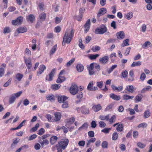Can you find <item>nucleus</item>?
<instances>
[{
  "mask_svg": "<svg viewBox=\"0 0 152 152\" xmlns=\"http://www.w3.org/2000/svg\"><path fill=\"white\" fill-rule=\"evenodd\" d=\"M133 14L132 12H129L127 14L126 18L128 20H129L133 17Z\"/></svg>",
  "mask_w": 152,
  "mask_h": 152,
  "instance_id": "603ef678",
  "label": "nucleus"
},
{
  "mask_svg": "<svg viewBox=\"0 0 152 152\" xmlns=\"http://www.w3.org/2000/svg\"><path fill=\"white\" fill-rule=\"evenodd\" d=\"M39 142L41 145L43 147L44 145H48L49 143V142L47 139H45L43 140H40Z\"/></svg>",
  "mask_w": 152,
  "mask_h": 152,
  "instance_id": "a878e982",
  "label": "nucleus"
},
{
  "mask_svg": "<svg viewBox=\"0 0 152 152\" xmlns=\"http://www.w3.org/2000/svg\"><path fill=\"white\" fill-rule=\"evenodd\" d=\"M141 62L138 61L137 62L134 61L133 62L131 65V67H135L137 66H139L141 65Z\"/></svg>",
  "mask_w": 152,
  "mask_h": 152,
  "instance_id": "2f4dec72",
  "label": "nucleus"
},
{
  "mask_svg": "<svg viewBox=\"0 0 152 152\" xmlns=\"http://www.w3.org/2000/svg\"><path fill=\"white\" fill-rule=\"evenodd\" d=\"M58 137L56 136H53L50 138V142L51 145L54 144L57 141Z\"/></svg>",
  "mask_w": 152,
  "mask_h": 152,
  "instance_id": "412c9836",
  "label": "nucleus"
},
{
  "mask_svg": "<svg viewBox=\"0 0 152 152\" xmlns=\"http://www.w3.org/2000/svg\"><path fill=\"white\" fill-rule=\"evenodd\" d=\"M45 132V130L43 128H41L39 131L38 134L40 135H42Z\"/></svg>",
  "mask_w": 152,
  "mask_h": 152,
  "instance_id": "774afa93",
  "label": "nucleus"
},
{
  "mask_svg": "<svg viewBox=\"0 0 152 152\" xmlns=\"http://www.w3.org/2000/svg\"><path fill=\"white\" fill-rule=\"evenodd\" d=\"M5 73V69L2 67L0 68V77H2Z\"/></svg>",
  "mask_w": 152,
  "mask_h": 152,
  "instance_id": "c03bdc74",
  "label": "nucleus"
},
{
  "mask_svg": "<svg viewBox=\"0 0 152 152\" xmlns=\"http://www.w3.org/2000/svg\"><path fill=\"white\" fill-rule=\"evenodd\" d=\"M137 146L140 148H143L145 146V145L143 143H142L140 142H138L137 143Z\"/></svg>",
  "mask_w": 152,
  "mask_h": 152,
  "instance_id": "13d9d810",
  "label": "nucleus"
},
{
  "mask_svg": "<svg viewBox=\"0 0 152 152\" xmlns=\"http://www.w3.org/2000/svg\"><path fill=\"white\" fill-rule=\"evenodd\" d=\"M151 44V42L149 41H146L144 44L142 45V47L143 48H145L147 47L148 46H150Z\"/></svg>",
  "mask_w": 152,
  "mask_h": 152,
  "instance_id": "de8ad7c7",
  "label": "nucleus"
},
{
  "mask_svg": "<svg viewBox=\"0 0 152 152\" xmlns=\"http://www.w3.org/2000/svg\"><path fill=\"white\" fill-rule=\"evenodd\" d=\"M70 93L73 95L76 94L78 92V89L77 86L74 83L72 84L69 89Z\"/></svg>",
  "mask_w": 152,
  "mask_h": 152,
  "instance_id": "7ed1b4c3",
  "label": "nucleus"
},
{
  "mask_svg": "<svg viewBox=\"0 0 152 152\" xmlns=\"http://www.w3.org/2000/svg\"><path fill=\"white\" fill-rule=\"evenodd\" d=\"M24 58L28 69H30L32 66L31 58H26L25 57H24Z\"/></svg>",
  "mask_w": 152,
  "mask_h": 152,
  "instance_id": "6e6552de",
  "label": "nucleus"
},
{
  "mask_svg": "<svg viewBox=\"0 0 152 152\" xmlns=\"http://www.w3.org/2000/svg\"><path fill=\"white\" fill-rule=\"evenodd\" d=\"M23 76V74L20 73H17L16 75V78L19 81H20Z\"/></svg>",
  "mask_w": 152,
  "mask_h": 152,
  "instance_id": "4c0bfd02",
  "label": "nucleus"
},
{
  "mask_svg": "<svg viewBox=\"0 0 152 152\" xmlns=\"http://www.w3.org/2000/svg\"><path fill=\"white\" fill-rule=\"evenodd\" d=\"M111 128H105L102 130V132L105 133H107L109 132L111 130Z\"/></svg>",
  "mask_w": 152,
  "mask_h": 152,
  "instance_id": "0e129e2a",
  "label": "nucleus"
},
{
  "mask_svg": "<svg viewBox=\"0 0 152 152\" xmlns=\"http://www.w3.org/2000/svg\"><path fill=\"white\" fill-rule=\"evenodd\" d=\"M75 58H72L71 60H70L68 61L66 64V66H69L72 64L73 62L75 61Z\"/></svg>",
  "mask_w": 152,
  "mask_h": 152,
  "instance_id": "8fccbe9b",
  "label": "nucleus"
},
{
  "mask_svg": "<svg viewBox=\"0 0 152 152\" xmlns=\"http://www.w3.org/2000/svg\"><path fill=\"white\" fill-rule=\"evenodd\" d=\"M63 104L62 105V107L63 108H66L68 107V102L65 100L62 102Z\"/></svg>",
  "mask_w": 152,
  "mask_h": 152,
  "instance_id": "ea45409f",
  "label": "nucleus"
},
{
  "mask_svg": "<svg viewBox=\"0 0 152 152\" xmlns=\"http://www.w3.org/2000/svg\"><path fill=\"white\" fill-rule=\"evenodd\" d=\"M107 12L106 9L105 8H102L100 9L97 15V17H99L101 15H104Z\"/></svg>",
  "mask_w": 152,
  "mask_h": 152,
  "instance_id": "9b49d317",
  "label": "nucleus"
},
{
  "mask_svg": "<svg viewBox=\"0 0 152 152\" xmlns=\"http://www.w3.org/2000/svg\"><path fill=\"white\" fill-rule=\"evenodd\" d=\"M151 113L148 110H147L144 112V117L145 118H148L150 116Z\"/></svg>",
  "mask_w": 152,
  "mask_h": 152,
  "instance_id": "c756f323",
  "label": "nucleus"
},
{
  "mask_svg": "<svg viewBox=\"0 0 152 152\" xmlns=\"http://www.w3.org/2000/svg\"><path fill=\"white\" fill-rule=\"evenodd\" d=\"M92 108L94 111L97 112L102 109V106L100 104H99L94 105Z\"/></svg>",
  "mask_w": 152,
  "mask_h": 152,
  "instance_id": "6ab92c4d",
  "label": "nucleus"
},
{
  "mask_svg": "<svg viewBox=\"0 0 152 152\" xmlns=\"http://www.w3.org/2000/svg\"><path fill=\"white\" fill-rule=\"evenodd\" d=\"M15 98L14 96L13 95H11L9 100V103L10 104L13 103L15 101Z\"/></svg>",
  "mask_w": 152,
  "mask_h": 152,
  "instance_id": "a18cd8bd",
  "label": "nucleus"
},
{
  "mask_svg": "<svg viewBox=\"0 0 152 152\" xmlns=\"http://www.w3.org/2000/svg\"><path fill=\"white\" fill-rule=\"evenodd\" d=\"M118 137V134L117 132H114L112 135V140H116Z\"/></svg>",
  "mask_w": 152,
  "mask_h": 152,
  "instance_id": "49530a36",
  "label": "nucleus"
},
{
  "mask_svg": "<svg viewBox=\"0 0 152 152\" xmlns=\"http://www.w3.org/2000/svg\"><path fill=\"white\" fill-rule=\"evenodd\" d=\"M23 18L21 16H19L15 20H13L12 21V24L14 25L21 24L23 22Z\"/></svg>",
  "mask_w": 152,
  "mask_h": 152,
  "instance_id": "20e7f679",
  "label": "nucleus"
},
{
  "mask_svg": "<svg viewBox=\"0 0 152 152\" xmlns=\"http://www.w3.org/2000/svg\"><path fill=\"white\" fill-rule=\"evenodd\" d=\"M129 76L131 77V78L128 79V81H134V79L133 77L134 75L133 71L132 70H131L129 72Z\"/></svg>",
  "mask_w": 152,
  "mask_h": 152,
  "instance_id": "c85d7f7f",
  "label": "nucleus"
},
{
  "mask_svg": "<svg viewBox=\"0 0 152 152\" xmlns=\"http://www.w3.org/2000/svg\"><path fill=\"white\" fill-rule=\"evenodd\" d=\"M69 140L68 139H64L62 140L59 142L58 144L62 147V148L64 149L68 144Z\"/></svg>",
  "mask_w": 152,
  "mask_h": 152,
  "instance_id": "0eeeda50",
  "label": "nucleus"
},
{
  "mask_svg": "<svg viewBox=\"0 0 152 152\" xmlns=\"http://www.w3.org/2000/svg\"><path fill=\"white\" fill-rule=\"evenodd\" d=\"M134 97V96H130L127 94H125L123 96V98L124 99L128 100L129 99H132Z\"/></svg>",
  "mask_w": 152,
  "mask_h": 152,
  "instance_id": "72a5a7b5",
  "label": "nucleus"
},
{
  "mask_svg": "<svg viewBox=\"0 0 152 152\" xmlns=\"http://www.w3.org/2000/svg\"><path fill=\"white\" fill-rule=\"evenodd\" d=\"M116 35L118 39H122L125 37V35L123 31H122L117 33Z\"/></svg>",
  "mask_w": 152,
  "mask_h": 152,
  "instance_id": "4468645a",
  "label": "nucleus"
},
{
  "mask_svg": "<svg viewBox=\"0 0 152 152\" xmlns=\"http://www.w3.org/2000/svg\"><path fill=\"white\" fill-rule=\"evenodd\" d=\"M83 96V93L82 92H80L77 94V97L79 99H81Z\"/></svg>",
  "mask_w": 152,
  "mask_h": 152,
  "instance_id": "052dcab7",
  "label": "nucleus"
},
{
  "mask_svg": "<svg viewBox=\"0 0 152 152\" xmlns=\"http://www.w3.org/2000/svg\"><path fill=\"white\" fill-rule=\"evenodd\" d=\"M99 56V55L96 54L95 55H92L90 56V58L91 59H96L97 57Z\"/></svg>",
  "mask_w": 152,
  "mask_h": 152,
  "instance_id": "69168bd1",
  "label": "nucleus"
},
{
  "mask_svg": "<svg viewBox=\"0 0 152 152\" xmlns=\"http://www.w3.org/2000/svg\"><path fill=\"white\" fill-rule=\"evenodd\" d=\"M109 115H107L106 116L104 115H100L99 116V118L102 120H106L108 121L109 118Z\"/></svg>",
  "mask_w": 152,
  "mask_h": 152,
  "instance_id": "7c9ffc66",
  "label": "nucleus"
},
{
  "mask_svg": "<svg viewBox=\"0 0 152 152\" xmlns=\"http://www.w3.org/2000/svg\"><path fill=\"white\" fill-rule=\"evenodd\" d=\"M57 45H55L51 49L50 52V54L52 55L56 51V48Z\"/></svg>",
  "mask_w": 152,
  "mask_h": 152,
  "instance_id": "79ce46f5",
  "label": "nucleus"
},
{
  "mask_svg": "<svg viewBox=\"0 0 152 152\" xmlns=\"http://www.w3.org/2000/svg\"><path fill=\"white\" fill-rule=\"evenodd\" d=\"M123 125L122 124H120L118 125L116 127V129L117 131L121 132L123 129Z\"/></svg>",
  "mask_w": 152,
  "mask_h": 152,
  "instance_id": "c9c22d12",
  "label": "nucleus"
},
{
  "mask_svg": "<svg viewBox=\"0 0 152 152\" xmlns=\"http://www.w3.org/2000/svg\"><path fill=\"white\" fill-rule=\"evenodd\" d=\"M151 87L150 86H147L143 88L141 91V92L142 93H144L146 91H148L149 90L151 89Z\"/></svg>",
  "mask_w": 152,
  "mask_h": 152,
  "instance_id": "e433bc0d",
  "label": "nucleus"
},
{
  "mask_svg": "<svg viewBox=\"0 0 152 152\" xmlns=\"http://www.w3.org/2000/svg\"><path fill=\"white\" fill-rule=\"evenodd\" d=\"M54 115L55 116V121H57L60 120L61 116V114L60 113H56L54 114Z\"/></svg>",
  "mask_w": 152,
  "mask_h": 152,
  "instance_id": "aec40b11",
  "label": "nucleus"
},
{
  "mask_svg": "<svg viewBox=\"0 0 152 152\" xmlns=\"http://www.w3.org/2000/svg\"><path fill=\"white\" fill-rule=\"evenodd\" d=\"M68 98V97L66 96H59L58 97V102L60 103H61L64 101L65 100H66Z\"/></svg>",
  "mask_w": 152,
  "mask_h": 152,
  "instance_id": "f3484780",
  "label": "nucleus"
},
{
  "mask_svg": "<svg viewBox=\"0 0 152 152\" xmlns=\"http://www.w3.org/2000/svg\"><path fill=\"white\" fill-rule=\"evenodd\" d=\"M46 68V67L44 65H40L39 68V71L38 72V73L39 75L41 74Z\"/></svg>",
  "mask_w": 152,
  "mask_h": 152,
  "instance_id": "cd10ccee",
  "label": "nucleus"
},
{
  "mask_svg": "<svg viewBox=\"0 0 152 152\" xmlns=\"http://www.w3.org/2000/svg\"><path fill=\"white\" fill-rule=\"evenodd\" d=\"M107 27L104 25L102 26L99 28L96 29L95 33L96 34H103L107 31Z\"/></svg>",
  "mask_w": 152,
  "mask_h": 152,
  "instance_id": "f03ea898",
  "label": "nucleus"
},
{
  "mask_svg": "<svg viewBox=\"0 0 152 152\" xmlns=\"http://www.w3.org/2000/svg\"><path fill=\"white\" fill-rule=\"evenodd\" d=\"M129 39H126L124 40L122 44L121 45V46L124 47L127 45H129Z\"/></svg>",
  "mask_w": 152,
  "mask_h": 152,
  "instance_id": "473e14b6",
  "label": "nucleus"
},
{
  "mask_svg": "<svg viewBox=\"0 0 152 152\" xmlns=\"http://www.w3.org/2000/svg\"><path fill=\"white\" fill-rule=\"evenodd\" d=\"M11 79H10L8 80L4 84V87H7L9 86L11 83Z\"/></svg>",
  "mask_w": 152,
  "mask_h": 152,
  "instance_id": "338daca9",
  "label": "nucleus"
},
{
  "mask_svg": "<svg viewBox=\"0 0 152 152\" xmlns=\"http://www.w3.org/2000/svg\"><path fill=\"white\" fill-rule=\"evenodd\" d=\"M93 81L90 82L89 84L88 85V86L87 87V89L88 90L92 91L91 90L93 88Z\"/></svg>",
  "mask_w": 152,
  "mask_h": 152,
  "instance_id": "37998d69",
  "label": "nucleus"
},
{
  "mask_svg": "<svg viewBox=\"0 0 152 152\" xmlns=\"http://www.w3.org/2000/svg\"><path fill=\"white\" fill-rule=\"evenodd\" d=\"M56 69H53L49 75V76H47L46 78V80H48L49 81H51L53 80V77L56 72Z\"/></svg>",
  "mask_w": 152,
  "mask_h": 152,
  "instance_id": "423d86ee",
  "label": "nucleus"
},
{
  "mask_svg": "<svg viewBox=\"0 0 152 152\" xmlns=\"http://www.w3.org/2000/svg\"><path fill=\"white\" fill-rule=\"evenodd\" d=\"M110 97L112 99L116 101H118L121 99L120 96H117L113 93L110 94Z\"/></svg>",
  "mask_w": 152,
  "mask_h": 152,
  "instance_id": "dca6fc26",
  "label": "nucleus"
},
{
  "mask_svg": "<svg viewBox=\"0 0 152 152\" xmlns=\"http://www.w3.org/2000/svg\"><path fill=\"white\" fill-rule=\"evenodd\" d=\"M126 90L127 92H126V93H132L134 92V87L133 86H128L126 87Z\"/></svg>",
  "mask_w": 152,
  "mask_h": 152,
  "instance_id": "ddd939ff",
  "label": "nucleus"
},
{
  "mask_svg": "<svg viewBox=\"0 0 152 152\" xmlns=\"http://www.w3.org/2000/svg\"><path fill=\"white\" fill-rule=\"evenodd\" d=\"M108 145V143L106 141H104L102 143V145L103 148H107Z\"/></svg>",
  "mask_w": 152,
  "mask_h": 152,
  "instance_id": "6e6d98bb",
  "label": "nucleus"
},
{
  "mask_svg": "<svg viewBox=\"0 0 152 152\" xmlns=\"http://www.w3.org/2000/svg\"><path fill=\"white\" fill-rule=\"evenodd\" d=\"M66 79L64 77L59 76L58 78L56 80V82L58 83H61L64 82Z\"/></svg>",
  "mask_w": 152,
  "mask_h": 152,
  "instance_id": "393cba45",
  "label": "nucleus"
},
{
  "mask_svg": "<svg viewBox=\"0 0 152 152\" xmlns=\"http://www.w3.org/2000/svg\"><path fill=\"white\" fill-rule=\"evenodd\" d=\"M147 124L146 123H143L139 124L138 125L137 127L139 128L146 127H147Z\"/></svg>",
  "mask_w": 152,
  "mask_h": 152,
  "instance_id": "bf43d9fd",
  "label": "nucleus"
},
{
  "mask_svg": "<svg viewBox=\"0 0 152 152\" xmlns=\"http://www.w3.org/2000/svg\"><path fill=\"white\" fill-rule=\"evenodd\" d=\"M46 14L45 13L42 12L40 14L39 17L41 20L42 21H44L46 18Z\"/></svg>",
  "mask_w": 152,
  "mask_h": 152,
  "instance_id": "58836bf2",
  "label": "nucleus"
},
{
  "mask_svg": "<svg viewBox=\"0 0 152 152\" xmlns=\"http://www.w3.org/2000/svg\"><path fill=\"white\" fill-rule=\"evenodd\" d=\"M56 97V96L52 94H49L46 96V99L48 100H50L51 102L54 101Z\"/></svg>",
  "mask_w": 152,
  "mask_h": 152,
  "instance_id": "a211bd4d",
  "label": "nucleus"
},
{
  "mask_svg": "<svg viewBox=\"0 0 152 152\" xmlns=\"http://www.w3.org/2000/svg\"><path fill=\"white\" fill-rule=\"evenodd\" d=\"M88 124L87 123H84L80 127L79 129V130H81L82 129H84L88 128Z\"/></svg>",
  "mask_w": 152,
  "mask_h": 152,
  "instance_id": "a19ab883",
  "label": "nucleus"
},
{
  "mask_svg": "<svg viewBox=\"0 0 152 152\" xmlns=\"http://www.w3.org/2000/svg\"><path fill=\"white\" fill-rule=\"evenodd\" d=\"M38 6L40 10H43L45 9L44 4L42 3H39Z\"/></svg>",
  "mask_w": 152,
  "mask_h": 152,
  "instance_id": "5fc2aeb1",
  "label": "nucleus"
},
{
  "mask_svg": "<svg viewBox=\"0 0 152 152\" xmlns=\"http://www.w3.org/2000/svg\"><path fill=\"white\" fill-rule=\"evenodd\" d=\"M10 31L9 27H6L3 30V33L4 34L9 33Z\"/></svg>",
  "mask_w": 152,
  "mask_h": 152,
  "instance_id": "3c124183",
  "label": "nucleus"
},
{
  "mask_svg": "<svg viewBox=\"0 0 152 152\" xmlns=\"http://www.w3.org/2000/svg\"><path fill=\"white\" fill-rule=\"evenodd\" d=\"M100 49V48L99 46H95L93 47L92 49V51L93 52H95L99 50Z\"/></svg>",
  "mask_w": 152,
  "mask_h": 152,
  "instance_id": "09e8293b",
  "label": "nucleus"
},
{
  "mask_svg": "<svg viewBox=\"0 0 152 152\" xmlns=\"http://www.w3.org/2000/svg\"><path fill=\"white\" fill-rule=\"evenodd\" d=\"M90 26V20L88 19L84 25L85 32L86 33L88 31Z\"/></svg>",
  "mask_w": 152,
  "mask_h": 152,
  "instance_id": "9d476101",
  "label": "nucleus"
},
{
  "mask_svg": "<svg viewBox=\"0 0 152 152\" xmlns=\"http://www.w3.org/2000/svg\"><path fill=\"white\" fill-rule=\"evenodd\" d=\"M131 48L129 47L127 48L125 50V52H124V54L125 56H128L131 50Z\"/></svg>",
  "mask_w": 152,
  "mask_h": 152,
  "instance_id": "864d4df0",
  "label": "nucleus"
},
{
  "mask_svg": "<svg viewBox=\"0 0 152 152\" xmlns=\"http://www.w3.org/2000/svg\"><path fill=\"white\" fill-rule=\"evenodd\" d=\"M61 86L59 84H55L52 85L51 86V88L53 90H56L58 89Z\"/></svg>",
  "mask_w": 152,
  "mask_h": 152,
  "instance_id": "5701e85b",
  "label": "nucleus"
},
{
  "mask_svg": "<svg viewBox=\"0 0 152 152\" xmlns=\"http://www.w3.org/2000/svg\"><path fill=\"white\" fill-rule=\"evenodd\" d=\"M99 126L101 128H104L106 126L105 123L102 121H100L99 123Z\"/></svg>",
  "mask_w": 152,
  "mask_h": 152,
  "instance_id": "4d7b16f0",
  "label": "nucleus"
},
{
  "mask_svg": "<svg viewBox=\"0 0 152 152\" xmlns=\"http://www.w3.org/2000/svg\"><path fill=\"white\" fill-rule=\"evenodd\" d=\"M142 97L143 96L142 94H140L137 95L135 98L134 100L136 102H140L142 98Z\"/></svg>",
  "mask_w": 152,
  "mask_h": 152,
  "instance_id": "f704fd0d",
  "label": "nucleus"
},
{
  "mask_svg": "<svg viewBox=\"0 0 152 152\" xmlns=\"http://www.w3.org/2000/svg\"><path fill=\"white\" fill-rule=\"evenodd\" d=\"M26 20L28 22L30 21L32 23L35 20V17L33 15L30 14L27 16Z\"/></svg>",
  "mask_w": 152,
  "mask_h": 152,
  "instance_id": "2eb2a0df",
  "label": "nucleus"
},
{
  "mask_svg": "<svg viewBox=\"0 0 152 152\" xmlns=\"http://www.w3.org/2000/svg\"><path fill=\"white\" fill-rule=\"evenodd\" d=\"M111 87L114 91H122L123 89V87L121 86L118 87H117L114 85H112Z\"/></svg>",
  "mask_w": 152,
  "mask_h": 152,
  "instance_id": "4be33fe9",
  "label": "nucleus"
},
{
  "mask_svg": "<svg viewBox=\"0 0 152 152\" xmlns=\"http://www.w3.org/2000/svg\"><path fill=\"white\" fill-rule=\"evenodd\" d=\"M146 75L144 73H142L140 77V79L142 81L144 80L146 78Z\"/></svg>",
  "mask_w": 152,
  "mask_h": 152,
  "instance_id": "680f3d73",
  "label": "nucleus"
},
{
  "mask_svg": "<svg viewBox=\"0 0 152 152\" xmlns=\"http://www.w3.org/2000/svg\"><path fill=\"white\" fill-rule=\"evenodd\" d=\"M27 30V28L26 27H20L17 29V31L15 32V36H17L18 34L25 32Z\"/></svg>",
  "mask_w": 152,
  "mask_h": 152,
  "instance_id": "39448f33",
  "label": "nucleus"
},
{
  "mask_svg": "<svg viewBox=\"0 0 152 152\" xmlns=\"http://www.w3.org/2000/svg\"><path fill=\"white\" fill-rule=\"evenodd\" d=\"M77 71L79 72H82L84 69V66L81 64H78L76 66Z\"/></svg>",
  "mask_w": 152,
  "mask_h": 152,
  "instance_id": "b1692460",
  "label": "nucleus"
},
{
  "mask_svg": "<svg viewBox=\"0 0 152 152\" xmlns=\"http://www.w3.org/2000/svg\"><path fill=\"white\" fill-rule=\"evenodd\" d=\"M74 31L72 29L70 31L69 30H66L65 34L64 36L62 45L63 46L65 45L66 43L69 44L72 40L73 37Z\"/></svg>",
  "mask_w": 152,
  "mask_h": 152,
  "instance_id": "f257e3e1",
  "label": "nucleus"
},
{
  "mask_svg": "<svg viewBox=\"0 0 152 152\" xmlns=\"http://www.w3.org/2000/svg\"><path fill=\"white\" fill-rule=\"evenodd\" d=\"M39 124L38 123L37 124H36L35 127L32 128L31 129V130H32L33 132H35L37 129L39 127Z\"/></svg>",
  "mask_w": 152,
  "mask_h": 152,
  "instance_id": "e2e57ef3",
  "label": "nucleus"
},
{
  "mask_svg": "<svg viewBox=\"0 0 152 152\" xmlns=\"http://www.w3.org/2000/svg\"><path fill=\"white\" fill-rule=\"evenodd\" d=\"M109 60V57L107 56H105L99 59V62L103 64H106Z\"/></svg>",
  "mask_w": 152,
  "mask_h": 152,
  "instance_id": "f8f14e48",
  "label": "nucleus"
},
{
  "mask_svg": "<svg viewBox=\"0 0 152 152\" xmlns=\"http://www.w3.org/2000/svg\"><path fill=\"white\" fill-rule=\"evenodd\" d=\"M94 63H92L89 66H87L90 75L95 74V72L93 70L94 67Z\"/></svg>",
  "mask_w": 152,
  "mask_h": 152,
  "instance_id": "1a4fd4ad",
  "label": "nucleus"
},
{
  "mask_svg": "<svg viewBox=\"0 0 152 152\" xmlns=\"http://www.w3.org/2000/svg\"><path fill=\"white\" fill-rule=\"evenodd\" d=\"M46 117L48 119L49 121L50 122H55V118L53 117H51L50 114H47L46 115Z\"/></svg>",
  "mask_w": 152,
  "mask_h": 152,
  "instance_id": "bb28decb",
  "label": "nucleus"
}]
</instances>
